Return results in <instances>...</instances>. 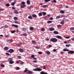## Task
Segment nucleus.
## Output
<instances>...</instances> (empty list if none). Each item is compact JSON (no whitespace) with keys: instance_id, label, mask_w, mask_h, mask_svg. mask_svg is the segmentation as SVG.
<instances>
[{"instance_id":"1","label":"nucleus","mask_w":74,"mask_h":74,"mask_svg":"<svg viewBox=\"0 0 74 74\" xmlns=\"http://www.w3.org/2000/svg\"><path fill=\"white\" fill-rule=\"evenodd\" d=\"M50 41L51 42H55L58 41V39L55 38H52L50 39Z\"/></svg>"},{"instance_id":"2","label":"nucleus","mask_w":74,"mask_h":74,"mask_svg":"<svg viewBox=\"0 0 74 74\" xmlns=\"http://www.w3.org/2000/svg\"><path fill=\"white\" fill-rule=\"evenodd\" d=\"M21 5L20 6L21 8H24L26 7L25 5V2H23L21 3Z\"/></svg>"},{"instance_id":"3","label":"nucleus","mask_w":74,"mask_h":74,"mask_svg":"<svg viewBox=\"0 0 74 74\" xmlns=\"http://www.w3.org/2000/svg\"><path fill=\"white\" fill-rule=\"evenodd\" d=\"M7 52L9 53H13V52H14V51L12 49H10Z\"/></svg>"},{"instance_id":"4","label":"nucleus","mask_w":74,"mask_h":74,"mask_svg":"<svg viewBox=\"0 0 74 74\" xmlns=\"http://www.w3.org/2000/svg\"><path fill=\"white\" fill-rule=\"evenodd\" d=\"M56 37L57 38H58V39H61L62 40H63V39L62 37H61V36H56Z\"/></svg>"},{"instance_id":"5","label":"nucleus","mask_w":74,"mask_h":74,"mask_svg":"<svg viewBox=\"0 0 74 74\" xmlns=\"http://www.w3.org/2000/svg\"><path fill=\"white\" fill-rule=\"evenodd\" d=\"M12 26L13 27H15L16 28H18V25H17L13 24L12 25Z\"/></svg>"},{"instance_id":"6","label":"nucleus","mask_w":74,"mask_h":74,"mask_svg":"<svg viewBox=\"0 0 74 74\" xmlns=\"http://www.w3.org/2000/svg\"><path fill=\"white\" fill-rule=\"evenodd\" d=\"M49 30L50 31H53L55 30V29L53 27H50L49 28Z\"/></svg>"},{"instance_id":"7","label":"nucleus","mask_w":74,"mask_h":74,"mask_svg":"<svg viewBox=\"0 0 74 74\" xmlns=\"http://www.w3.org/2000/svg\"><path fill=\"white\" fill-rule=\"evenodd\" d=\"M16 1H14L11 4V5L12 6H14L15 5V4H16Z\"/></svg>"},{"instance_id":"8","label":"nucleus","mask_w":74,"mask_h":74,"mask_svg":"<svg viewBox=\"0 0 74 74\" xmlns=\"http://www.w3.org/2000/svg\"><path fill=\"white\" fill-rule=\"evenodd\" d=\"M68 53L70 54H73V53H74V51H70L68 52Z\"/></svg>"},{"instance_id":"9","label":"nucleus","mask_w":74,"mask_h":74,"mask_svg":"<svg viewBox=\"0 0 74 74\" xmlns=\"http://www.w3.org/2000/svg\"><path fill=\"white\" fill-rule=\"evenodd\" d=\"M14 12L16 14H19V12H18V11L16 10H14Z\"/></svg>"},{"instance_id":"10","label":"nucleus","mask_w":74,"mask_h":74,"mask_svg":"<svg viewBox=\"0 0 74 74\" xmlns=\"http://www.w3.org/2000/svg\"><path fill=\"white\" fill-rule=\"evenodd\" d=\"M32 42L33 44H36V40H32Z\"/></svg>"},{"instance_id":"11","label":"nucleus","mask_w":74,"mask_h":74,"mask_svg":"<svg viewBox=\"0 0 74 74\" xmlns=\"http://www.w3.org/2000/svg\"><path fill=\"white\" fill-rule=\"evenodd\" d=\"M53 33L54 34H58L59 33V32H58L57 31H54L53 32Z\"/></svg>"},{"instance_id":"12","label":"nucleus","mask_w":74,"mask_h":74,"mask_svg":"<svg viewBox=\"0 0 74 74\" xmlns=\"http://www.w3.org/2000/svg\"><path fill=\"white\" fill-rule=\"evenodd\" d=\"M8 49V47H5L4 48V49L5 51H7Z\"/></svg>"},{"instance_id":"13","label":"nucleus","mask_w":74,"mask_h":74,"mask_svg":"<svg viewBox=\"0 0 74 74\" xmlns=\"http://www.w3.org/2000/svg\"><path fill=\"white\" fill-rule=\"evenodd\" d=\"M42 71V69L40 68H37V71Z\"/></svg>"},{"instance_id":"14","label":"nucleus","mask_w":74,"mask_h":74,"mask_svg":"<svg viewBox=\"0 0 74 74\" xmlns=\"http://www.w3.org/2000/svg\"><path fill=\"white\" fill-rule=\"evenodd\" d=\"M23 51H24V50L22 49H19V51L20 52H23Z\"/></svg>"},{"instance_id":"15","label":"nucleus","mask_w":74,"mask_h":74,"mask_svg":"<svg viewBox=\"0 0 74 74\" xmlns=\"http://www.w3.org/2000/svg\"><path fill=\"white\" fill-rule=\"evenodd\" d=\"M34 29V27H30L29 28V30L31 31H33V30Z\"/></svg>"},{"instance_id":"16","label":"nucleus","mask_w":74,"mask_h":74,"mask_svg":"<svg viewBox=\"0 0 74 74\" xmlns=\"http://www.w3.org/2000/svg\"><path fill=\"white\" fill-rule=\"evenodd\" d=\"M27 4H28L29 5V4H30V0H27Z\"/></svg>"},{"instance_id":"17","label":"nucleus","mask_w":74,"mask_h":74,"mask_svg":"<svg viewBox=\"0 0 74 74\" xmlns=\"http://www.w3.org/2000/svg\"><path fill=\"white\" fill-rule=\"evenodd\" d=\"M14 63V61H12V60L10 61H9V63L10 64H13Z\"/></svg>"},{"instance_id":"18","label":"nucleus","mask_w":74,"mask_h":74,"mask_svg":"<svg viewBox=\"0 0 74 74\" xmlns=\"http://www.w3.org/2000/svg\"><path fill=\"white\" fill-rule=\"evenodd\" d=\"M13 19L15 21H17V20H18V18L16 17H14Z\"/></svg>"},{"instance_id":"19","label":"nucleus","mask_w":74,"mask_h":74,"mask_svg":"<svg viewBox=\"0 0 74 74\" xmlns=\"http://www.w3.org/2000/svg\"><path fill=\"white\" fill-rule=\"evenodd\" d=\"M46 53L47 55H49L51 54V53L49 51H46Z\"/></svg>"},{"instance_id":"20","label":"nucleus","mask_w":74,"mask_h":74,"mask_svg":"<svg viewBox=\"0 0 74 74\" xmlns=\"http://www.w3.org/2000/svg\"><path fill=\"white\" fill-rule=\"evenodd\" d=\"M48 6L47 5H45L42 6V7L43 8H45L46 7H47Z\"/></svg>"},{"instance_id":"21","label":"nucleus","mask_w":74,"mask_h":74,"mask_svg":"<svg viewBox=\"0 0 74 74\" xmlns=\"http://www.w3.org/2000/svg\"><path fill=\"white\" fill-rule=\"evenodd\" d=\"M60 12L61 14H64V10H62L60 11Z\"/></svg>"},{"instance_id":"22","label":"nucleus","mask_w":74,"mask_h":74,"mask_svg":"<svg viewBox=\"0 0 74 74\" xmlns=\"http://www.w3.org/2000/svg\"><path fill=\"white\" fill-rule=\"evenodd\" d=\"M32 16L33 18H36V17H37V16L35 14H33L32 15Z\"/></svg>"},{"instance_id":"23","label":"nucleus","mask_w":74,"mask_h":74,"mask_svg":"<svg viewBox=\"0 0 74 74\" xmlns=\"http://www.w3.org/2000/svg\"><path fill=\"white\" fill-rule=\"evenodd\" d=\"M28 18V19H32V18H33L32 16H29Z\"/></svg>"},{"instance_id":"24","label":"nucleus","mask_w":74,"mask_h":74,"mask_svg":"<svg viewBox=\"0 0 74 74\" xmlns=\"http://www.w3.org/2000/svg\"><path fill=\"white\" fill-rule=\"evenodd\" d=\"M40 74H48V73H44L43 71H42L40 72Z\"/></svg>"},{"instance_id":"25","label":"nucleus","mask_w":74,"mask_h":74,"mask_svg":"<svg viewBox=\"0 0 74 74\" xmlns=\"http://www.w3.org/2000/svg\"><path fill=\"white\" fill-rule=\"evenodd\" d=\"M28 74H33V72H32L31 71H29L28 72Z\"/></svg>"},{"instance_id":"26","label":"nucleus","mask_w":74,"mask_h":74,"mask_svg":"<svg viewBox=\"0 0 74 74\" xmlns=\"http://www.w3.org/2000/svg\"><path fill=\"white\" fill-rule=\"evenodd\" d=\"M58 28H60L62 27V25H57Z\"/></svg>"},{"instance_id":"27","label":"nucleus","mask_w":74,"mask_h":74,"mask_svg":"<svg viewBox=\"0 0 74 74\" xmlns=\"http://www.w3.org/2000/svg\"><path fill=\"white\" fill-rule=\"evenodd\" d=\"M52 22V21H47V23H51Z\"/></svg>"},{"instance_id":"28","label":"nucleus","mask_w":74,"mask_h":74,"mask_svg":"<svg viewBox=\"0 0 74 74\" xmlns=\"http://www.w3.org/2000/svg\"><path fill=\"white\" fill-rule=\"evenodd\" d=\"M22 31H26V28H24L22 29Z\"/></svg>"},{"instance_id":"29","label":"nucleus","mask_w":74,"mask_h":74,"mask_svg":"<svg viewBox=\"0 0 74 74\" xmlns=\"http://www.w3.org/2000/svg\"><path fill=\"white\" fill-rule=\"evenodd\" d=\"M60 24H61V25H64V21H62L60 22Z\"/></svg>"},{"instance_id":"30","label":"nucleus","mask_w":74,"mask_h":74,"mask_svg":"<svg viewBox=\"0 0 74 74\" xmlns=\"http://www.w3.org/2000/svg\"><path fill=\"white\" fill-rule=\"evenodd\" d=\"M17 58L18 59H22V57H21V56H17Z\"/></svg>"},{"instance_id":"31","label":"nucleus","mask_w":74,"mask_h":74,"mask_svg":"<svg viewBox=\"0 0 74 74\" xmlns=\"http://www.w3.org/2000/svg\"><path fill=\"white\" fill-rule=\"evenodd\" d=\"M33 71H37V68L36 69H33Z\"/></svg>"},{"instance_id":"32","label":"nucleus","mask_w":74,"mask_h":74,"mask_svg":"<svg viewBox=\"0 0 74 74\" xmlns=\"http://www.w3.org/2000/svg\"><path fill=\"white\" fill-rule=\"evenodd\" d=\"M71 45L69 44H67L66 45V47H69Z\"/></svg>"},{"instance_id":"33","label":"nucleus","mask_w":74,"mask_h":74,"mask_svg":"<svg viewBox=\"0 0 74 74\" xmlns=\"http://www.w3.org/2000/svg\"><path fill=\"white\" fill-rule=\"evenodd\" d=\"M22 35L24 36H27V34L26 33H24L23 34H22Z\"/></svg>"},{"instance_id":"34","label":"nucleus","mask_w":74,"mask_h":74,"mask_svg":"<svg viewBox=\"0 0 74 74\" xmlns=\"http://www.w3.org/2000/svg\"><path fill=\"white\" fill-rule=\"evenodd\" d=\"M59 18H60V16H57L56 17V19H58Z\"/></svg>"},{"instance_id":"35","label":"nucleus","mask_w":74,"mask_h":74,"mask_svg":"<svg viewBox=\"0 0 74 74\" xmlns=\"http://www.w3.org/2000/svg\"><path fill=\"white\" fill-rule=\"evenodd\" d=\"M5 5L7 7H9V6H10V5L9 3H7Z\"/></svg>"},{"instance_id":"36","label":"nucleus","mask_w":74,"mask_h":74,"mask_svg":"<svg viewBox=\"0 0 74 74\" xmlns=\"http://www.w3.org/2000/svg\"><path fill=\"white\" fill-rule=\"evenodd\" d=\"M42 14L43 16H44L46 15L47 13L46 12H43Z\"/></svg>"},{"instance_id":"37","label":"nucleus","mask_w":74,"mask_h":74,"mask_svg":"<svg viewBox=\"0 0 74 74\" xmlns=\"http://www.w3.org/2000/svg\"><path fill=\"white\" fill-rule=\"evenodd\" d=\"M12 58H10L8 59V60H9V61H11V60H12Z\"/></svg>"},{"instance_id":"38","label":"nucleus","mask_w":74,"mask_h":74,"mask_svg":"<svg viewBox=\"0 0 74 74\" xmlns=\"http://www.w3.org/2000/svg\"><path fill=\"white\" fill-rule=\"evenodd\" d=\"M20 69V68L19 67H16V70H19Z\"/></svg>"},{"instance_id":"39","label":"nucleus","mask_w":74,"mask_h":74,"mask_svg":"<svg viewBox=\"0 0 74 74\" xmlns=\"http://www.w3.org/2000/svg\"><path fill=\"white\" fill-rule=\"evenodd\" d=\"M63 51H69V50L64 49L63 50Z\"/></svg>"},{"instance_id":"40","label":"nucleus","mask_w":74,"mask_h":74,"mask_svg":"<svg viewBox=\"0 0 74 74\" xmlns=\"http://www.w3.org/2000/svg\"><path fill=\"white\" fill-rule=\"evenodd\" d=\"M70 29L71 30H74V27H71Z\"/></svg>"},{"instance_id":"41","label":"nucleus","mask_w":74,"mask_h":74,"mask_svg":"<svg viewBox=\"0 0 74 74\" xmlns=\"http://www.w3.org/2000/svg\"><path fill=\"white\" fill-rule=\"evenodd\" d=\"M51 0H45V2H48V1H50Z\"/></svg>"},{"instance_id":"42","label":"nucleus","mask_w":74,"mask_h":74,"mask_svg":"<svg viewBox=\"0 0 74 74\" xmlns=\"http://www.w3.org/2000/svg\"><path fill=\"white\" fill-rule=\"evenodd\" d=\"M14 23H17V24H19V23L18 22V21H15Z\"/></svg>"},{"instance_id":"43","label":"nucleus","mask_w":74,"mask_h":74,"mask_svg":"<svg viewBox=\"0 0 74 74\" xmlns=\"http://www.w3.org/2000/svg\"><path fill=\"white\" fill-rule=\"evenodd\" d=\"M42 13H39L38 14L39 16H41L42 15Z\"/></svg>"},{"instance_id":"44","label":"nucleus","mask_w":74,"mask_h":74,"mask_svg":"<svg viewBox=\"0 0 74 74\" xmlns=\"http://www.w3.org/2000/svg\"><path fill=\"white\" fill-rule=\"evenodd\" d=\"M41 30L42 32H44L45 31V29L44 28H41Z\"/></svg>"},{"instance_id":"45","label":"nucleus","mask_w":74,"mask_h":74,"mask_svg":"<svg viewBox=\"0 0 74 74\" xmlns=\"http://www.w3.org/2000/svg\"><path fill=\"white\" fill-rule=\"evenodd\" d=\"M38 54L41 55V54H42V52L41 51H39L38 52Z\"/></svg>"},{"instance_id":"46","label":"nucleus","mask_w":74,"mask_h":74,"mask_svg":"<svg viewBox=\"0 0 74 74\" xmlns=\"http://www.w3.org/2000/svg\"><path fill=\"white\" fill-rule=\"evenodd\" d=\"M31 57L32 58H34V55H32L31 56Z\"/></svg>"},{"instance_id":"47","label":"nucleus","mask_w":74,"mask_h":74,"mask_svg":"<svg viewBox=\"0 0 74 74\" xmlns=\"http://www.w3.org/2000/svg\"><path fill=\"white\" fill-rule=\"evenodd\" d=\"M34 63H37V61L36 60H34L33 61Z\"/></svg>"},{"instance_id":"48","label":"nucleus","mask_w":74,"mask_h":74,"mask_svg":"<svg viewBox=\"0 0 74 74\" xmlns=\"http://www.w3.org/2000/svg\"><path fill=\"white\" fill-rule=\"evenodd\" d=\"M27 68H25V70H24V72H26V71H27Z\"/></svg>"},{"instance_id":"49","label":"nucleus","mask_w":74,"mask_h":74,"mask_svg":"<svg viewBox=\"0 0 74 74\" xmlns=\"http://www.w3.org/2000/svg\"><path fill=\"white\" fill-rule=\"evenodd\" d=\"M3 10H4V9L3 8H0V11H3Z\"/></svg>"},{"instance_id":"50","label":"nucleus","mask_w":74,"mask_h":74,"mask_svg":"<svg viewBox=\"0 0 74 74\" xmlns=\"http://www.w3.org/2000/svg\"><path fill=\"white\" fill-rule=\"evenodd\" d=\"M5 27L6 28H7L8 27V25H5Z\"/></svg>"},{"instance_id":"51","label":"nucleus","mask_w":74,"mask_h":74,"mask_svg":"<svg viewBox=\"0 0 74 74\" xmlns=\"http://www.w3.org/2000/svg\"><path fill=\"white\" fill-rule=\"evenodd\" d=\"M6 55H7L8 56H9V55H10V54H9V53H6Z\"/></svg>"},{"instance_id":"52","label":"nucleus","mask_w":74,"mask_h":74,"mask_svg":"<svg viewBox=\"0 0 74 74\" xmlns=\"http://www.w3.org/2000/svg\"><path fill=\"white\" fill-rule=\"evenodd\" d=\"M15 30H14L13 31L11 32V33H15Z\"/></svg>"},{"instance_id":"53","label":"nucleus","mask_w":74,"mask_h":74,"mask_svg":"<svg viewBox=\"0 0 74 74\" xmlns=\"http://www.w3.org/2000/svg\"><path fill=\"white\" fill-rule=\"evenodd\" d=\"M12 41H13V40L12 39H10V42H12Z\"/></svg>"},{"instance_id":"54","label":"nucleus","mask_w":74,"mask_h":74,"mask_svg":"<svg viewBox=\"0 0 74 74\" xmlns=\"http://www.w3.org/2000/svg\"><path fill=\"white\" fill-rule=\"evenodd\" d=\"M9 37V36H8V35H7L5 36V37H6V38H8V37Z\"/></svg>"},{"instance_id":"55","label":"nucleus","mask_w":74,"mask_h":74,"mask_svg":"<svg viewBox=\"0 0 74 74\" xmlns=\"http://www.w3.org/2000/svg\"><path fill=\"white\" fill-rule=\"evenodd\" d=\"M36 49H40V47L37 46L36 47Z\"/></svg>"},{"instance_id":"56","label":"nucleus","mask_w":74,"mask_h":74,"mask_svg":"<svg viewBox=\"0 0 74 74\" xmlns=\"http://www.w3.org/2000/svg\"><path fill=\"white\" fill-rule=\"evenodd\" d=\"M16 63H17V64H18V63H19V61H16Z\"/></svg>"},{"instance_id":"57","label":"nucleus","mask_w":74,"mask_h":74,"mask_svg":"<svg viewBox=\"0 0 74 74\" xmlns=\"http://www.w3.org/2000/svg\"><path fill=\"white\" fill-rule=\"evenodd\" d=\"M50 20H52L53 19V18L51 17L49 18Z\"/></svg>"},{"instance_id":"58","label":"nucleus","mask_w":74,"mask_h":74,"mask_svg":"<svg viewBox=\"0 0 74 74\" xmlns=\"http://www.w3.org/2000/svg\"><path fill=\"white\" fill-rule=\"evenodd\" d=\"M1 67H4V65L3 64H1Z\"/></svg>"},{"instance_id":"59","label":"nucleus","mask_w":74,"mask_h":74,"mask_svg":"<svg viewBox=\"0 0 74 74\" xmlns=\"http://www.w3.org/2000/svg\"><path fill=\"white\" fill-rule=\"evenodd\" d=\"M53 2H54V3H56V0H54L53 1Z\"/></svg>"},{"instance_id":"60","label":"nucleus","mask_w":74,"mask_h":74,"mask_svg":"<svg viewBox=\"0 0 74 74\" xmlns=\"http://www.w3.org/2000/svg\"><path fill=\"white\" fill-rule=\"evenodd\" d=\"M37 58H33V60H37Z\"/></svg>"},{"instance_id":"61","label":"nucleus","mask_w":74,"mask_h":74,"mask_svg":"<svg viewBox=\"0 0 74 74\" xmlns=\"http://www.w3.org/2000/svg\"><path fill=\"white\" fill-rule=\"evenodd\" d=\"M24 63V62H21V63L20 64H23Z\"/></svg>"},{"instance_id":"62","label":"nucleus","mask_w":74,"mask_h":74,"mask_svg":"<svg viewBox=\"0 0 74 74\" xmlns=\"http://www.w3.org/2000/svg\"><path fill=\"white\" fill-rule=\"evenodd\" d=\"M71 39L73 41H74V37H73V38H71Z\"/></svg>"},{"instance_id":"63","label":"nucleus","mask_w":74,"mask_h":74,"mask_svg":"<svg viewBox=\"0 0 74 74\" xmlns=\"http://www.w3.org/2000/svg\"><path fill=\"white\" fill-rule=\"evenodd\" d=\"M65 38H66V39H68V38H70V37H65Z\"/></svg>"},{"instance_id":"64","label":"nucleus","mask_w":74,"mask_h":74,"mask_svg":"<svg viewBox=\"0 0 74 74\" xmlns=\"http://www.w3.org/2000/svg\"><path fill=\"white\" fill-rule=\"evenodd\" d=\"M65 7L66 8H69L68 6H65Z\"/></svg>"}]
</instances>
